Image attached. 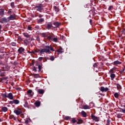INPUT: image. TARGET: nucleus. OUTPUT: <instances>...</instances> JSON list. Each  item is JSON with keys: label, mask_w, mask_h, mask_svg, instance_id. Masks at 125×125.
<instances>
[{"label": "nucleus", "mask_w": 125, "mask_h": 125, "mask_svg": "<svg viewBox=\"0 0 125 125\" xmlns=\"http://www.w3.org/2000/svg\"><path fill=\"white\" fill-rule=\"evenodd\" d=\"M43 46L45 48L40 50V54H44V52L46 54H48V53H50V50L51 51H54V49L52 47L51 45H45L44 44H43Z\"/></svg>", "instance_id": "f257e3e1"}, {"label": "nucleus", "mask_w": 125, "mask_h": 125, "mask_svg": "<svg viewBox=\"0 0 125 125\" xmlns=\"http://www.w3.org/2000/svg\"><path fill=\"white\" fill-rule=\"evenodd\" d=\"M35 66L37 67L38 69V72H42V70L43 68L42 67V62H35Z\"/></svg>", "instance_id": "f03ea898"}, {"label": "nucleus", "mask_w": 125, "mask_h": 125, "mask_svg": "<svg viewBox=\"0 0 125 125\" xmlns=\"http://www.w3.org/2000/svg\"><path fill=\"white\" fill-rule=\"evenodd\" d=\"M2 97L3 98H8L10 100H13V94L12 93H9L8 95H6V93L3 94Z\"/></svg>", "instance_id": "7ed1b4c3"}, {"label": "nucleus", "mask_w": 125, "mask_h": 125, "mask_svg": "<svg viewBox=\"0 0 125 125\" xmlns=\"http://www.w3.org/2000/svg\"><path fill=\"white\" fill-rule=\"evenodd\" d=\"M14 113L17 115V116H19V115H21L22 114V109L17 107L15 110L14 111Z\"/></svg>", "instance_id": "20e7f679"}, {"label": "nucleus", "mask_w": 125, "mask_h": 125, "mask_svg": "<svg viewBox=\"0 0 125 125\" xmlns=\"http://www.w3.org/2000/svg\"><path fill=\"white\" fill-rule=\"evenodd\" d=\"M91 119H92L93 121H94L95 122H98L100 121V118L95 116L94 114H91Z\"/></svg>", "instance_id": "39448f33"}, {"label": "nucleus", "mask_w": 125, "mask_h": 125, "mask_svg": "<svg viewBox=\"0 0 125 125\" xmlns=\"http://www.w3.org/2000/svg\"><path fill=\"white\" fill-rule=\"evenodd\" d=\"M52 24L53 25V28L54 29H56V28H59V27L61 26V23L58 21L54 22Z\"/></svg>", "instance_id": "423d86ee"}, {"label": "nucleus", "mask_w": 125, "mask_h": 125, "mask_svg": "<svg viewBox=\"0 0 125 125\" xmlns=\"http://www.w3.org/2000/svg\"><path fill=\"white\" fill-rule=\"evenodd\" d=\"M44 27L47 30H50L53 28L52 22H48L47 24H44Z\"/></svg>", "instance_id": "0eeeda50"}, {"label": "nucleus", "mask_w": 125, "mask_h": 125, "mask_svg": "<svg viewBox=\"0 0 125 125\" xmlns=\"http://www.w3.org/2000/svg\"><path fill=\"white\" fill-rule=\"evenodd\" d=\"M34 8L36 9L37 11L42 12V4H40L39 5L36 6Z\"/></svg>", "instance_id": "6e6552de"}, {"label": "nucleus", "mask_w": 125, "mask_h": 125, "mask_svg": "<svg viewBox=\"0 0 125 125\" xmlns=\"http://www.w3.org/2000/svg\"><path fill=\"white\" fill-rule=\"evenodd\" d=\"M54 38H55V35L51 33L48 34L47 37V40L50 41V42H52Z\"/></svg>", "instance_id": "1a4fd4ad"}, {"label": "nucleus", "mask_w": 125, "mask_h": 125, "mask_svg": "<svg viewBox=\"0 0 125 125\" xmlns=\"http://www.w3.org/2000/svg\"><path fill=\"white\" fill-rule=\"evenodd\" d=\"M16 19V15L15 14L11 15L9 17H8V19H9V21L10 20H15Z\"/></svg>", "instance_id": "9d476101"}, {"label": "nucleus", "mask_w": 125, "mask_h": 125, "mask_svg": "<svg viewBox=\"0 0 125 125\" xmlns=\"http://www.w3.org/2000/svg\"><path fill=\"white\" fill-rule=\"evenodd\" d=\"M100 90L102 92H106V91H108L109 90V88L106 87H104V86H101L100 88Z\"/></svg>", "instance_id": "9b49d317"}, {"label": "nucleus", "mask_w": 125, "mask_h": 125, "mask_svg": "<svg viewBox=\"0 0 125 125\" xmlns=\"http://www.w3.org/2000/svg\"><path fill=\"white\" fill-rule=\"evenodd\" d=\"M63 48H62V47L60 46L59 49L57 50V52H58V55H59V54H62V53L63 52Z\"/></svg>", "instance_id": "f8f14e48"}, {"label": "nucleus", "mask_w": 125, "mask_h": 125, "mask_svg": "<svg viewBox=\"0 0 125 125\" xmlns=\"http://www.w3.org/2000/svg\"><path fill=\"white\" fill-rule=\"evenodd\" d=\"M24 51H25V49L22 47H20L18 50V52H19L20 54H21V53H23Z\"/></svg>", "instance_id": "ddd939ff"}, {"label": "nucleus", "mask_w": 125, "mask_h": 125, "mask_svg": "<svg viewBox=\"0 0 125 125\" xmlns=\"http://www.w3.org/2000/svg\"><path fill=\"white\" fill-rule=\"evenodd\" d=\"M43 22H44V19L43 18H41L39 20H37L38 24H42Z\"/></svg>", "instance_id": "4468645a"}, {"label": "nucleus", "mask_w": 125, "mask_h": 125, "mask_svg": "<svg viewBox=\"0 0 125 125\" xmlns=\"http://www.w3.org/2000/svg\"><path fill=\"white\" fill-rule=\"evenodd\" d=\"M27 94L29 95V96L32 97L33 95H34V92H33L32 90L30 89L27 91Z\"/></svg>", "instance_id": "2eb2a0df"}, {"label": "nucleus", "mask_w": 125, "mask_h": 125, "mask_svg": "<svg viewBox=\"0 0 125 125\" xmlns=\"http://www.w3.org/2000/svg\"><path fill=\"white\" fill-rule=\"evenodd\" d=\"M3 15H4V9L1 8L0 9V16H1V17H2Z\"/></svg>", "instance_id": "dca6fc26"}, {"label": "nucleus", "mask_w": 125, "mask_h": 125, "mask_svg": "<svg viewBox=\"0 0 125 125\" xmlns=\"http://www.w3.org/2000/svg\"><path fill=\"white\" fill-rule=\"evenodd\" d=\"M1 109L2 112H7V111H8V108L6 106L2 107H1Z\"/></svg>", "instance_id": "f3484780"}, {"label": "nucleus", "mask_w": 125, "mask_h": 125, "mask_svg": "<svg viewBox=\"0 0 125 125\" xmlns=\"http://www.w3.org/2000/svg\"><path fill=\"white\" fill-rule=\"evenodd\" d=\"M38 92L39 94H43L44 93V90L42 89H39L38 90Z\"/></svg>", "instance_id": "a211bd4d"}, {"label": "nucleus", "mask_w": 125, "mask_h": 125, "mask_svg": "<svg viewBox=\"0 0 125 125\" xmlns=\"http://www.w3.org/2000/svg\"><path fill=\"white\" fill-rule=\"evenodd\" d=\"M2 20H3V22L5 23H7V22H9V19H8V18H7L5 17L2 18Z\"/></svg>", "instance_id": "6ab92c4d"}, {"label": "nucleus", "mask_w": 125, "mask_h": 125, "mask_svg": "<svg viewBox=\"0 0 125 125\" xmlns=\"http://www.w3.org/2000/svg\"><path fill=\"white\" fill-rule=\"evenodd\" d=\"M110 77L111 79V80L113 81L114 79L116 78V75L114 73H110Z\"/></svg>", "instance_id": "aec40b11"}, {"label": "nucleus", "mask_w": 125, "mask_h": 125, "mask_svg": "<svg viewBox=\"0 0 125 125\" xmlns=\"http://www.w3.org/2000/svg\"><path fill=\"white\" fill-rule=\"evenodd\" d=\"M121 64H122V62L119 61L118 60L113 62V65H121Z\"/></svg>", "instance_id": "412c9836"}, {"label": "nucleus", "mask_w": 125, "mask_h": 125, "mask_svg": "<svg viewBox=\"0 0 125 125\" xmlns=\"http://www.w3.org/2000/svg\"><path fill=\"white\" fill-rule=\"evenodd\" d=\"M81 115L82 116H83V118H86L87 114H86V112H85L83 110H82L81 112Z\"/></svg>", "instance_id": "4be33fe9"}, {"label": "nucleus", "mask_w": 125, "mask_h": 125, "mask_svg": "<svg viewBox=\"0 0 125 125\" xmlns=\"http://www.w3.org/2000/svg\"><path fill=\"white\" fill-rule=\"evenodd\" d=\"M23 106L24 107H25V108H28V109L29 108H30V106L29 105V104L28 103V102H27V101H25Z\"/></svg>", "instance_id": "5701e85b"}, {"label": "nucleus", "mask_w": 125, "mask_h": 125, "mask_svg": "<svg viewBox=\"0 0 125 125\" xmlns=\"http://www.w3.org/2000/svg\"><path fill=\"white\" fill-rule=\"evenodd\" d=\"M36 107H40V106H41V102L38 101V102H36L34 103Z\"/></svg>", "instance_id": "b1692460"}, {"label": "nucleus", "mask_w": 125, "mask_h": 125, "mask_svg": "<svg viewBox=\"0 0 125 125\" xmlns=\"http://www.w3.org/2000/svg\"><path fill=\"white\" fill-rule=\"evenodd\" d=\"M116 86L118 90H121L122 89V86L119 83H116Z\"/></svg>", "instance_id": "393cba45"}, {"label": "nucleus", "mask_w": 125, "mask_h": 125, "mask_svg": "<svg viewBox=\"0 0 125 125\" xmlns=\"http://www.w3.org/2000/svg\"><path fill=\"white\" fill-rule=\"evenodd\" d=\"M32 76H34L35 79H38L39 78H40V74H39L33 73V74H32Z\"/></svg>", "instance_id": "a878e982"}, {"label": "nucleus", "mask_w": 125, "mask_h": 125, "mask_svg": "<svg viewBox=\"0 0 125 125\" xmlns=\"http://www.w3.org/2000/svg\"><path fill=\"white\" fill-rule=\"evenodd\" d=\"M117 70V67H113L109 70V73H113Z\"/></svg>", "instance_id": "bb28decb"}, {"label": "nucleus", "mask_w": 125, "mask_h": 125, "mask_svg": "<svg viewBox=\"0 0 125 125\" xmlns=\"http://www.w3.org/2000/svg\"><path fill=\"white\" fill-rule=\"evenodd\" d=\"M52 42H58V38H57V36L54 37Z\"/></svg>", "instance_id": "cd10ccee"}, {"label": "nucleus", "mask_w": 125, "mask_h": 125, "mask_svg": "<svg viewBox=\"0 0 125 125\" xmlns=\"http://www.w3.org/2000/svg\"><path fill=\"white\" fill-rule=\"evenodd\" d=\"M20 103V101L17 99L14 100V104H16V105H17Z\"/></svg>", "instance_id": "c85d7f7f"}, {"label": "nucleus", "mask_w": 125, "mask_h": 125, "mask_svg": "<svg viewBox=\"0 0 125 125\" xmlns=\"http://www.w3.org/2000/svg\"><path fill=\"white\" fill-rule=\"evenodd\" d=\"M10 6L12 8H15V3L14 2H12L10 3Z\"/></svg>", "instance_id": "c756f323"}, {"label": "nucleus", "mask_w": 125, "mask_h": 125, "mask_svg": "<svg viewBox=\"0 0 125 125\" xmlns=\"http://www.w3.org/2000/svg\"><path fill=\"white\" fill-rule=\"evenodd\" d=\"M40 52H41V49H36L34 51V54H36V53H39V54H40Z\"/></svg>", "instance_id": "7c9ffc66"}, {"label": "nucleus", "mask_w": 125, "mask_h": 125, "mask_svg": "<svg viewBox=\"0 0 125 125\" xmlns=\"http://www.w3.org/2000/svg\"><path fill=\"white\" fill-rule=\"evenodd\" d=\"M54 9L55 10V11H56V12H59V8H58V7H57L56 6H54Z\"/></svg>", "instance_id": "2f4dec72"}, {"label": "nucleus", "mask_w": 125, "mask_h": 125, "mask_svg": "<svg viewBox=\"0 0 125 125\" xmlns=\"http://www.w3.org/2000/svg\"><path fill=\"white\" fill-rule=\"evenodd\" d=\"M83 108L85 110H86L87 109H89V106L87 105V104L84 105L83 106Z\"/></svg>", "instance_id": "473e14b6"}, {"label": "nucleus", "mask_w": 125, "mask_h": 125, "mask_svg": "<svg viewBox=\"0 0 125 125\" xmlns=\"http://www.w3.org/2000/svg\"><path fill=\"white\" fill-rule=\"evenodd\" d=\"M42 37H43V38H47V37H48V35H47V34L45 33H42Z\"/></svg>", "instance_id": "72a5a7b5"}, {"label": "nucleus", "mask_w": 125, "mask_h": 125, "mask_svg": "<svg viewBox=\"0 0 125 125\" xmlns=\"http://www.w3.org/2000/svg\"><path fill=\"white\" fill-rule=\"evenodd\" d=\"M72 118L70 117V116H65L64 117V120H66V121H70V120H71Z\"/></svg>", "instance_id": "f704fd0d"}, {"label": "nucleus", "mask_w": 125, "mask_h": 125, "mask_svg": "<svg viewBox=\"0 0 125 125\" xmlns=\"http://www.w3.org/2000/svg\"><path fill=\"white\" fill-rule=\"evenodd\" d=\"M78 122H77V125H80L83 123V120L82 119H78Z\"/></svg>", "instance_id": "c9c22d12"}, {"label": "nucleus", "mask_w": 125, "mask_h": 125, "mask_svg": "<svg viewBox=\"0 0 125 125\" xmlns=\"http://www.w3.org/2000/svg\"><path fill=\"white\" fill-rule=\"evenodd\" d=\"M72 121L71 122H72L73 124H75V123H77V120H76V118H71Z\"/></svg>", "instance_id": "e433bc0d"}, {"label": "nucleus", "mask_w": 125, "mask_h": 125, "mask_svg": "<svg viewBox=\"0 0 125 125\" xmlns=\"http://www.w3.org/2000/svg\"><path fill=\"white\" fill-rule=\"evenodd\" d=\"M117 117L118 119H121L122 116H123V114H117Z\"/></svg>", "instance_id": "4c0bfd02"}, {"label": "nucleus", "mask_w": 125, "mask_h": 125, "mask_svg": "<svg viewBox=\"0 0 125 125\" xmlns=\"http://www.w3.org/2000/svg\"><path fill=\"white\" fill-rule=\"evenodd\" d=\"M54 56H51L49 58V60H51V61H54Z\"/></svg>", "instance_id": "58836bf2"}, {"label": "nucleus", "mask_w": 125, "mask_h": 125, "mask_svg": "<svg viewBox=\"0 0 125 125\" xmlns=\"http://www.w3.org/2000/svg\"><path fill=\"white\" fill-rule=\"evenodd\" d=\"M27 30L29 31H32V30H33V27H32L31 25H28L27 26Z\"/></svg>", "instance_id": "ea45409f"}, {"label": "nucleus", "mask_w": 125, "mask_h": 125, "mask_svg": "<svg viewBox=\"0 0 125 125\" xmlns=\"http://www.w3.org/2000/svg\"><path fill=\"white\" fill-rule=\"evenodd\" d=\"M114 97L115 98H119V93H115L114 94Z\"/></svg>", "instance_id": "a19ab883"}, {"label": "nucleus", "mask_w": 125, "mask_h": 125, "mask_svg": "<svg viewBox=\"0 0 125 125\" xmlns=\"http://www.w3.org/2000/svg\"><path fill=\"white\" fill-rule=\"evenodd\" d=\"M23 36L24 37H25V38H30V35L28 34H26V33H23Z\"/></svg>", "instance_id": "79ce46f5"}, {"label": "nucleus", "mask_w": 125, "mask_h": 125, "mask_svg": "<svg viewBox=\"0 0 125 125\" xmlns=\"http://www.w3.org/2000/svg\"><path fill=\"white\" fill-rule=\"evenodd\" d=\"M38 67L36 66H33L32 71H34V72H38V70H37Z\"/></svg>", "instance_id": "37998d69"}, {"label": "nucleus", "mask_w": 125, "mask_h": 125, "mask_svg": "<svg viewBox=\"0 0 125 125\" xmlns=\"http://www.w3.org/2000/svg\"><path fill=\"white\" fill-rule=\"evenodd\" d=\"M11 119H14L15 121H16V117L14 116V115H11L10 116Z\"/></svg>", "instance_id": "c03bdc74"}, {"label": "nucleus", "mask_w": 125, "mask_h": 125, "mask_svg": "<svg viewBox=\"0 0 125 125\" xmlns=\"http://www.w3.org/2000/svg\"><path fill=\"white\" fill-rule=\"evenodd\" d=\"M11 44L12 45V46H16V43L15 42H11Z\"/></svg>", "instance_id": "a18cd8bd"}, {"label": "nucleus", "mask_w": 125, "mask_h": 125, "mask_svg": "<svg viewBox=\"0 0 125 125\" xmlns=\"http://www.w3.org/2000/svg\"><path fill=\"white\" fill-rule=\"evenodd\" d=\"M42 59H43V58L42 57H39L38 59V60L40 62H42Z\"/></svg>", "instance_id": "49530a36"}, {"label": "nucleus", "mask_w": 125, "mask_h": 125, "mask_svg": "<svg viewBox=\"0 0 125 125\" xmlns=\"http://www.w3.org/2000/svg\"><path fill=\"white\" fill-rule=\"evenodd\" d=\"M11 10H12V9H10L8 11V12H7V14H8V15L11 14V12H12Z\"/></svg>", "instance_id": "de8ad7c7"}, {"label": "nucleus", "mask_w": 125, "mask_h": 125, "mask_svg": "<svg viewBox=\"0 0 125 125\" xmlns=\"http://www.w3.org/2000/svg\"><path fill=\"white\" fill-rule=\"evenodd\" d=\"M7 79H8V77H3L2 78V80H3V81H5V80H7Z\"/></svg>", "instance_id": "09e8293b"}, {"label": "nucleus", "mask_w": 125, "mask_h": 125, "mask_svg": "<svg viewBox=\"0 0 125 125\" xmlns=\"http://www.w3.org/2000/svg\"><path fill=\"white\" fill-rule=\"evenodd\" d=\"M28 53H29V54H35V51H28Z\"/></svg>", "instance_id": "8fccbe9b"}, {"label": "nucleus", "mask_w": 125, "mask_h": 125, "mask_svg": "<svg viewBox=\"0 0 125 125\" xmlns=\"http://www.w3.org/2000/svg\"><path fill=\"white\" fill-rule=\"evenodd\" d=\"M110 123H111V120L110 119H108L107 120V125H110Z\"/></svg>", "instance_id": "3c124183"}, {"label": "nucleus", "mask_w": 125, "mask_h": 125, "mask_svg": "<svg viewBox=\"0 0 125 125\" xmlns=\"http://www.w3.org/2000/svg\"><path fill=\"white\" fill-rule=\"evenodd\" d=\"M9 104H11V105L14 104V100L13 101H11L9 102Z\"/></svg>", "instance_id": "603ef678"}, {"label": "nucleus", "mask_w": 125, "mask_h": 125, "mask_svg": "<svg viewBox=\"0 0 125 125\" xmlns=\"http://www.w3.org/2000/svg\"><path fill=\"white\" fill-rule=\"evenodd\" d=\"M113 9V6H110L108 8V10L111 11Z\"/></svg>", "instance_id": "864d4df0"}, {"label": "nucleus", "mask_w": 125, "mask_h": 125, "mask_svg": "<svg viewBox=\"0 0 125 125\" xmlns=\"http://www.w3.org/2000/svg\"><path fill=\"white\" fill-rule=\"evenodd\" d=\"M16 90H19V91H21V90H22V89L20 87H18L16 88Z\"/></svg>", "instance_id": "5fc2aeb1"}, {"label": "nucleus", "mask_w": 125, "mask_h": 125, "mask_svg": "<svg viewBox=\"0 0 125 125\" xmlns=\"http://www.w3.org/2000/svg\"><path fill=\"white\" fill-rule=\"evenodd\" d=\"M97 66H98V65H97V63H95L93 64V67H94V68H97Z\"/></svg>", "instance_id": "6e6d98bb"}, {"label": "nucleus", "mask_w": 125, "mask_h": 125, "mask_svg": "<svg viewBox=\"0 0 125 125\" xmlns=\"http://www.w3.org/2000/svg\"><path fill=\"white\" fill-rule=\"evenodd\" d=\"M24 124L28 125V124H29V120H25Z\"/></svg>", "instance_id": "4d7b16f0"}, {"label": "nucleus", "mask_w": 125, "mask_h": 125, "mask_svg": "<svg viewBox=\"0 0 125 125\" xmlns=\"http://www.w3.org/2000/svg\"><path fill=\"white\" fill-rule=\"evenodd\" d=\"M38 17H39V18H42V17H43V15H42V14H39V15H38Z\"/></svg>", "instance_id": "13d9d810"}, {"label": "nucleus", "mask_w": 125, "mask_h": 125, "mask_svg": "<svg viewBox=\"0 0 125 125\" xmlns=\"http://www.w3.org/2000/svg\"><path fill=\"white\" fill-rule=\"evenodd\" d=\"M9 66H8V65L6 66L5 67V70H9Z\"/></svg>", "instance_id": "bf43d9fd"}, {"label": "nucleus", "mask_w": 125, "mask_h": 125, "mask_svg": "<svg viewBox=\"0 0 125 125\" xmlns=\"http://www.w3.org/2000/svg\"><path fill=\"white\" fill-rule=\"evenodd\" d=\"M47 61V60L46 58H44L43 60V62H46Z\"/></svg>", "instance_id": "052dcab7"}, {"label": "nucleus", "mask_w": 125, "mask_h": 125, "mask_svg": "<svg viewBox=\"0 0 125 125\" xmlns=\"http://www.w3.org/2000/svg\"><path fill=\"white\" fill-rule=\"evenodd\" d=\"M18 64V62L17 61H15L14 62L13 65H17Z\"/></svg>", "instance_id": "680f3d73"}, {"label": "nucleus", "mask_w": 125, "mask_h": 125, "mask_svg": "<svg viewBox=\"0 0 125 125\" xmlns=\"http://www.w3.org/2000/svg\"><path fill=\"white\" fill-rule=\"evenodd\" d=\"M35 29H37V30H39L40 29V26L39 25H37L35 27Z\"/></svg>", "instance_id": "e2e57ef3"}, {"label": "nucleus", "mask_w": 125, "mask_h": 125, "mask_svg": "<svg viewBox=\"0 0 125 125\" xmlns=\"http://www.w3.org/2000/svg\"><path fill=\"white\" fill-rule=\"evenodd\" d=\"M0 83H4V81H3L2 80V78H0Z\"/></svg>", "instance_id": "0e129e2a"}, {"label": "nucleus", "mask_w": 125, "mask_h": 125, "mask_svg": "<svg viewBox=\"0 0 125 125\" xmlns=\"http://www.w3.org/2000/svg\"><path fill=\"white\" fill-rule=\"evenodd\" d=\"M89 23H90V25H92V20L90 19L89 20Z\"/></svg>", "instance_id": "69168bd1"}, {"label": "nucleus", "mask_w": 125, "mask_h": 125, "mask_svg": "<svg viewBox=\"0 0 125 125\" xmlns=\"http://www.w3.org/2000/svg\"><path fill=\"white\" fill-rule=\"evenodd\" d=\"M61 39H62V40H65V36H62L61 37Z\"/></svg>", "instance_id": "338daca9"}, {"label": "nucleus", "mask_w": 125, "mask_h": 125, "mask_svg": "<svg viewBox=\"0 0 125 125\" xmlns=\"http://www.w3.org/2000/svg\"><path fill=\"white\" fill-rule=\"evenodd\" d=\"M122 33H123V34H124V35H125V29H123Z\"/></svg>", "instance_id": "774afa93"}]
</instances>
